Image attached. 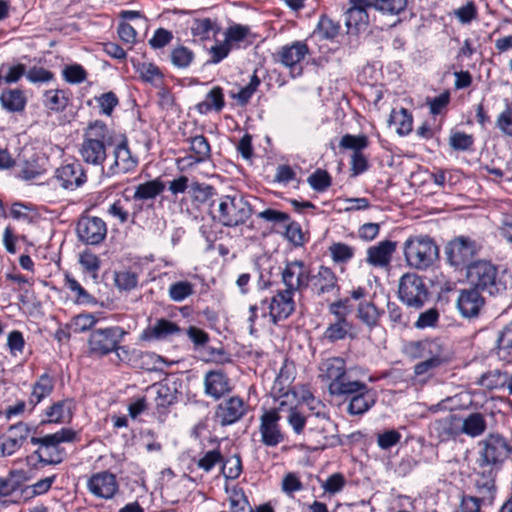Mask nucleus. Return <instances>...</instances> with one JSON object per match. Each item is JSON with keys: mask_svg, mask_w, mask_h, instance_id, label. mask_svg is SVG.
I'll return each instance as SVG.
<instances>
[{"mask_svg": "<svg viewBox=\"0 0 512 512\" xmlns=\"http://www.w3.org/2000/svg\"><path fill=\"white\" fill-rule=\"evenodd\" d=\"M466 277L476 290L491 296L501 295L512 289V275L507 270H499L489 261L479 260L467 265Z\"/></svg>", "mask_w": 512, "mask_h": 512, "instance_id": "nucleus-1", "label": "nucleus"}, {"mask_svg": "<svg viewBox=\"0 0 512 512\" xmlns=\"http://www.w3.org/2000/svg\"><path fill=\"white\" fill-rule=\"evenodd\" d=\"M210 207L213 219L226 227L243 225L252 214L249 202L237 192L220 196Z\"/></svg>", "mask_w": 512, "mask_h": 512, "instance_id": "nucleus-2", "label": "nucleus"}, {"mask_svg": "<svg viewBox=\"0 0 512 512\" xmlns=\"http://www.w3.org/2000/svg\"><path fill=\"white\" fill-rule=\"evenodd\" d=\"M76 439V432L70 428H62L59 431L46 434L42 437H31L30 442L38 446L34 452L40 463L44 465H56L66 458V450L63 443H72Z\"/></svg>", "mask_w": 512, "mask_h": 512, "instance_id": "nucleus-3", "label": "nucleus"}, {"mask_svg": "<svg viewBox=\"0 0 512 512\" xmlns=\"http://www.w3.org/2000/svg\"><path fill=\"white\" fill-rule=\"evenodd\" d=\"M110 142L109 130L101 121L91 123L79 149L82 160L93 166L102 167L107 158L106 144Z\"/></svg>", "mask_w": 512, "mask_h": 512, "instance_id": "nucleus-4", "label": "nucleus"}, {"mask_svg": "<svg viewBox=\"0 0 512 512\" xmlns=\"http://www.w3.org/2000/svg\"><path fill=\"white\" fill-rule=\"evenodd\" d=\"M403 252L407 264L418 270H426L439 257L437 244L427 235L409 237L403 244Z\"/></svg>", "mask_w": 512, "mask_h": 512, "instance_id": "nucleus-5", "label": "nucleus"}, {"mask_svg": "<svg viewBox=\"0 0 512 512\" xmlns=\"http://www.w3.org/2000/svg\"><path fill=\"white\" fill-rule=\"evenodd\" d=\"M126 331L119 326H112L103 329H95L91 332L88 339L89 351L99 356L115 352L119 360H123L121 353L127 355V347L119 346L125 336Z\"/></svg>", "mask_w": 512, "mask_h": 512, "instance_id": "nucleus-6", "label": "nucleus"}, {"mask_svg": "<svg viewBox=\"0 0 512 512\" xmlns=\"http://www.w3.org/2000/svg\"><path fill=\"white\" fill-rule=\"evenodd\" d=\"M348 400L346 411L351 416H360L369 411L377 401V392L364 382L353 380L336 395Z\"/></svg>", "mask_w": 512, "mask_h": 512, "instance_id": "nucleus-7", "label": "nucleus"}, {"mask_svg": "<svg viewBox=\"0 0 512 512\" xmlns=\"http://www.w3.org/2000/svg\"><path fill=\"white\" fill-rule=\"evenodd\" d=\"M479 465L497 466L508 459L512 453V447L500 434H489L479 442Z\"/></svg>", "mask_w": 512, "mask_h": 512, "instance_id": "nucleus-8", "label": "nucleus"}, {"mask_svg": "<svg viewBox=\"0 0 512 512\" xmlns=\"http://www.w3.org/2000/svg\"><path fill=\"white\" fill-rule=\"evenodd\" d=\"M398 293L404 304L415 309L421 308L429 295L424 280L415 273H406L400 278Z\"/></svg>", "mask_w": 512, "mask_h": 512, "instance_id": "nucleus-9", "label": "nucleus"}, {"mask_svg": "<svg viewBox=\"0 0 512 512\" xmlns=\"http://www.w3.org/2000/svg\"><path fill=\"white\" fill-rule=\"evenodd\" d=\"M320 377L328 382L330 395L336 396L353 380L347 375L346 363L341 357H332L322 361L319 367Z\"/></svg>", "mask_w": 512, "mask_h": 512, "instance_id": "nucleus-10", "label": "nucleus"}, {"mask_svg": "<svg viewBox=\"0 0 512 512\" xmlns=\"http://www.w3.org/2000/svg\"><path fill=\"white\" fill-rule=\"evenodd\" d=\"M112 155L113 162L107 169V176L126 174L134 171L138 166L139 159L129 148L126 138L114 146Z\"/></svg>", "mask_w": 512, "mask_h": 512, "instance_id": "nucleus-11", "label": "nucleus"}, {"mask_svg": "<svg viewBox=\"0 0 512 512\" xmlns=\"http://www.w3.org/2000/svg\"><path fill=\"white\" fill-rule=\"evenodd\" d=\"M76 233L84 244L98 245L107 235V226L99 217L82 216L77 222Z\"/></svg>", "mask_w": 512, "mask_h": 512, "instance_id": "nucleus-12", "label": "nucleus"}, {"mask_svg": "<svg viewBox=\"0 0 512 512\" xmlns=\"http://www.w3.org/2000/svg\"><path fill=\"white\" fill-rule=\"evenodd\" d=\"M476 252L475 242L465 237H458L452 240L445 249L449 264L456 269L467 268Z\"/></svg>", "mask_w": 512, "mask_h": 512, "instance_id": "nucleus-13", "label": "nucleus"}, {"mask_svg": "<svg viewBox=\"0 0 512 512\" xmlns=\"http://www.w3.org/2000/svg\"><path fill=\"white\" fill-rule=\"evenodd\" d=\"M293 295V292L284 289L279 290L270 300L261 301L262 305L268 304V316L274 325L286 320L295 311Z\"/></svg>", "mask_w": 512, "mask_h": 512, "instance_id": "nucleus-14", "label": "nucleus"}, {"mask_svg": "<svg viewBox=\"0 0 512 512\" xmlns=\"http://www.w3.org/2000/svg\"><path fill=\"white\" fill-rule=\"evenodd\" d=\"M280 415L277 409L265 411L260 416L259 433L261 442L268 447H276L284 440V434L279 425Z\"/></svg>", "mask_w": 512, "mask_h": 512, "instance_id": "nucleus-15", "label": "nucleus"}, {"mask_svg": "<svg viewBox=\"0 0 512 512\" xmlns=\"http://www.w3.org/2000/svg\"><path fill=\"white\" fill-rule=\"evenodd\" d=\"M309 272L301 260L287 262L281 273L285 289L293 292H301L309 286Z\"/></svg>", "mask_w": 512, "mask_h": 512, "instance_id": "nucleus-16", "label": "nucleus"}, {"mask_svg": "<svg viewBox=\"0 0 512 512\" xmlns=\"http://www.w3.org/2000/svg\"><path fill=\"white\" fill-rule=\"evenodd\" d=\"M89 492L97 498L112 499L119 490L116 476L108 471L93 474L88 482Z\"/></svg>", "mask_w": 512, "mask_h": 512, "instance_id": "nucleus-17", "label": "nucleus"}, {"mask_svg": "<svg viewBox=\"0 0 512 512\" xmlns=\"http://www.w3.org/2000/svg\"><path fill=\"white\" fill-rule=\"evenodd\" d=\"M308 53L309 48L305 42L294 41L291 44L282 46L277 55L281 64L290 68L292 74L300 75L302 73L300 63Z\"/></svg>", "mask_w": 512, "mask_h": 512, "instance_id": "nucleus-18", "label": "nucleus"}, {"mask_svg": "<svg viewBox=\"0 0 512 512\" xmlns=\"http://www.w3.org/2000/svg\"><path fill=\"white\" fill-rule=\"evenodd\" d=\"M349 8L345 13V24L349 30L359 32L369 22L367 9L373 8L371 0H349Z\"/></svg>", "mask_w": 512, "mask_h": 512, "instance_id": "nucleus-19", "label": "nucleus"}, {"mask_svg": "<svg viewBox=\"0 0 512 512\" xmlns=\"http://www.w3.org/2000/svg\"><path fill=\"white\" fill-rule=\"evenodd\" d=\"M31 432V427L24 422H19L10 426L7 436L0 443L2 456H10L15 453L27 440Z\"/></svg>", "mask_w": 512, "mask_h": 512, "instance_id": "nucleus-20", "label": "nucleus"}, {"mask_svg": "<svg viewBox=\"0 0 512 512\" xmlns=\"http://www.w3.org/2000/svg\"><path fill=\"white\" fill-rule=\"evenodd\" d=\"M338 280L331 268L320 266L317 273L309 276V286L318 296L339 290Z\"/></svg>", "mask_w": 512, "mask_h": 512, "instance_id": "nucleus-21", "label": "nucleus"}, {"mask_svg": "<svg viewBox=\"0 0 512 512\" xmlns=\"http://www.w3.org/2000/svg\"><path fill=\"white\" fill-rule=\"evenodd\" d=\"M56 178L65 189L74 190L86 182V174L78 161L62 165L56 170Z\"/></svg>", "mask_w": 512, "mask_h": 512, "instance_id": "nucleus-22", "label": "nucleus"}, {"mask_svg": "<svg viewBox=\"0 0 512 512\" xmlns=\"http://www.w3.org/2000/svg\"><path fill=\"white\" fill-rule=\"evenodd\" d=\"M245 414L244 402L240 397L233 396L217 406L216 418L222 426L237 422Z\"/></svg>", "mask_w": 512, "mask_h": 512, "instance_id": "nucleus-23", "label": "nucleus"}, {"mask_svg": "<svg viewBox=\"0 0 512 512\" xmlns=\"http://www.w3.org/2000/svg\"><path fill=\"white\" fill-rule=\"evenodd\" d=\"M204 393L219 400L231 390L229 378L220 370L208 371L203 379Z\"/></svg>", "mask_w": 512, "mask_h": 512, "instance_id": "nucleus-24", "label": "nucleus"}, {"mask_svg": "<svg viewBox=\"0 0 512 512\" xmlns=\"http://www.w3.org/2000/svg\"><path fill=\"white\" fill-rule=\"evenodd\" d=\"M430 434L435 436L440 442L455 439L460 435L459 416L449 414L444 418L433 421L430 425Z\"/></svg>", "mask_w": 512, "mask_h": 512, "instance_id": "nucleus-25", "label": "nucleus"}, {"mask_svg": "<svg viewBox=\"0 0 512 512\" xmlns=\"http://www.w3.org/2000/svg\"><path fill=\"white\" fill-rule=\"evenodd\" d=\"M457 308L465 318H475L484 305V299L476 289L462 290L457 298Z\"/></svg>", "mask_w": 512, "mask_h": 512, "instance_id": "nucleus-26", "label": "nucleus"}, {"mask_svg": "<svg viewBox=\"0 0 512 512\" xmlns=\"http://www.w3.org/2000/svg\"><path fill=\"white\" fill-rule=\"evenodd\" d=\"M75 408V401L71 398L56 401L45 409V419L42 422L56 424L70 422Z\"/></svg>", "mask_w": 512, "mask_h": 512, "instance_id": "nucleus-27", "label": "nucleus"}, {"mask_svg": "<svg viewBox=\"0 0 512 512\" xmlns=\"http://www.w3.org/2000/svg\"><path fill=\"white\" fill-rule=\"evenodd\" d=\"M396 250V242L384 240L377 245L371 246L367 250V263L373 267H387Z\"/></svg>", "mask_w": 512, "mask_h": 512, "instance_id": "nucleus-28", "label": "nucleus"}, {"mask_svg": "<svg viewBox=\"0 0 512 512\" xmlns=\"http://www.w3.org/2000/svg\"><path fill=\"white\" fill-rule=\"evenodd\" d=\"M475 488L477 492L475 497L482 503V508L492 507L497 493L495 475L492 471L479 475L475 481Z\"/></svg>", "mask_w": 512, "mask_h": 512, "instance_id": "nucleus-29", "label": "nucleus"}, {"mask_svg": "<svg viewBox=\"0 0 512 512\" xmlns=\"http://www.w3.org/2000/svg\"><path fill=\"white\" fill-rule=\"evenodd\" d=\"M487 429L485 416L480 412H473L465 417H459V432L470 438L484 434Z\"/></svg>", "mask_w": 512, "mask_h": 512, "instance_id": "nucleus-30", "label": "nucleus"}, {"mask_svg": "<svg viewBox=\"0 0 512 512\" xmlns=\"http://www.w3.org/2000/svg\"><path fill=\"white\" fill-rule=\"evenodd\" d=\"M0 104L9 113H20L25 110L27 98L21 89L6 88L0 94Z\"/></svg>", "mask_w": 512, "mask_h": 512, "instance_id": "nucleus-31", "label": "nucleus"}, {"mask_svg": "<svg viewBox=\"0 0 512 512\" xmlns=\"http://www.w3.org/2000/svg\"><path fill=\"white\" fill-rule=\"evenodd\" d=\"M54 389V381L48 374H42L35 383L32 385L31 394L28 399L30 411L47 398Z\"/></svg>", "mask_w": 512, "mask_h": 512, "instance_id": "nucleus-32", "label": "nucleus"}, {"mask_svg": "<svg viewBox=\"0 0 512 512\" xmlns=\"http://www.w3.org/2000/svg\"><path fill=\"white\" fill-rule=\"evenodd\" d=\"M180 328L174 322L167 319H158L154 325L148 327L142 333L143 340H160L178 334Z\"/></svg>", "mask_w": 512, "mask_h": 512, "instance_id": "nucleus-33", "label": "nucleus"}, {"mask_svg": "<svg viewBox=\"0 0 512 512\" xmlns=\"http://www.w3.org/2000/svg\"><path fill=\"white\" fill-rule=\"evenodd\" d=\"M441 347L435 341H412L404 346L405 354L413 359L426 358L436 351H440Z\"/></svg>", "mask_w": 512, "mask_h": 512, "instance_id": "nucleus-34", "label": "nucleus"}, {"mask_svg": "<svg viewBox=\"0 0 512 512\" xmlns=\"http://www.w3.org/2000/svg\"><path fill=\"white\" fill-rule=\"evenodd\" d=\"M496 354L501 361H512V321L503 328L497 338Z\"/></svg>", "mask_w": 512, "mask_h": 512, "instance_id": "nucleus-35", "label": "nucleus"}, {"mask_svg": "<svg viewBox=\"0 0 512 512\" xmlns=\"http://www.w3.org/2000/svg\"><path fill=\"white\" fill-rule=\"evenodd\" d=\"M164 189L165 185L160 179L150 180L136 186L133 199L141 201L152 200L160 195Z\"/></svg>", "mask_w": 512, "mask_h": 512, "instance_id": "nucleus-36", "label": "nucleus"}, {"mask_svg": "<svg viewBox=\"0 0 512 512\" xmlns=\"http://www.w3.org/2000/svg\"><path fill=\"white\" fill-rule=\"evenodd\" d=\"M388 123L394 126L401 136L409 134L412 130V116L405 108L392 109Z\"/></svg>", "mask_w": 512, "mask_h": 512, "instance_id": "nucleus-37", "label": "nucleus"}, {"mask_svg": "<svg viewBox=\"0 0 512 512\" xmlns=\"http://www.w3.org/2000/svg\"><path fill=\"white\" fill-rule=\"evenodd\" d=\"M223 90L219 86L213 87L206 95V99L197 105L200 113H207L208 111L215 110L219 112L224 107Z\"/></svg>", "mask_w": 512, "mask_h": 512, "instance_id": "nucleus-38", "label": "nucleus"}, {"mask_svg": "<svg viewBox=\"0 0 512 512\" xmlns=\"http://www.w3.org/2000/svg\"><path fill=\"white\" fill-rule=\"evenodd\" d=\"M190 150L193 155L189 159H192L195 163L205 162L211 156L210 144L203 135H197L190 139Z\"/></svg>", "mask_w": 512, "mask_h": 512, "instance_id": "nucleus-39", "label": "nucleus"}, {"mask_svg": "<svg viewBox=\"0 0 512 512\" xmlns=\"http://www.w3.org/2000/svg\"><path fill=\"white\" fill-rule=\"evenodd\" d=\"M195 293V285L187 280L173 282L168 288L170 300L176 303L183 302Z\"/></svg>", "mask_w": 512, "mask_h": 512, "instance_id": "nucleus-40", "label": "nucleus"}, {"mask_svg": "<svg viewBox=\"0 0 512 512\" xmlns=\"http://www.w3.org/2000/svg\"><path fill=\"white\" fill-rule=\"evenodd\" d=\"M507 382L508 374L495 369L484 373L477 381V384L488 390H495L504 388Z\"/></svg>", "mask_w": 512, "mask_h": 512, "instance_id": "nucleus-41", "label": "nucleus"}, {"mask_svg": "<svg viewBox=\"0 0 512 512\" xmlns=\"http://www.w3.org/2000/svg\"><path fill=\"white\" fill-rule=\"evenodd\" d=\"M155 391V402L157 407L166 408L173 404L176 399V388L170 387L168 383H158L152 386Z\"/></svg>", "mask_w": 512, "mask_h": 512, "instance_id": "nucleus-42", "label": "nucleus"}, {"mask_svg": "<svg viewBox=\"0 0 512 512\" xmlns=\"http://www.w3.org/2000/svg\"><path fill=\"white\" fill-rule=\"evenodd\" d=\"M351 329V324L346 318H339L333 323L329 324L324 332V337L330 342H336L344 339Z\"/></svg>", "mask_w": 512, "mask_h": 512, "instance_id": "nucleus-43", "label": "nucleus"}, {"mask_svg": "<svg viewBox=\"0 0 512 512\" xmlns=\"http://www.w3.org/2000/svg\"><path fill=\"white\" fill-rule=\"evenodd\" d=\"M43 103L51 111H63L68 105V97L63 90H48L44 93Z\"/></svg>", "mask_w": 512, "mask_h": 512, "instance_id": "nucleus-44", "label": "nucleus"}, {"mask_svg": "<svg viewBox=\"0 0 512 512\" xmlns=\"http://www.w3.org/2000/svg\"><path fill=\"white\" fill-rule=\"evenodd\" d=\"M359 319L369 327L378 324L381 312L372 302H362L357 309Z\"/></svg>", "mask_w": 512, "mask_h": 512, "instance_id": "nucleus-45", "label": "nucleus"}, {"mask_svg": "<svg viewBox=\"0 0 512 512\" xmlns=\"http://www.w3.org/2000/svg\"><path fill=\"white\" fill-rule=\"evenodd\" d=\"M371 3L382 14L398 15L405 10L408 0H371Z\"/></svg>", "mask_w": 512, "mask_h": 512, "instance_id": "nucleus-46", "label": "nucleus"}, {"mask_svg": "<svg viewBox=\"0 0 512 512\" xmlns=\"http://www.w3.org/2000/svg\"><path fill=\"white\" fill-rule=\"evenodd\" d=\"M97 318L91 313H82L72 318L67 328L74 333H83L90 330L96 323Z\"/></svg>", "mask_w": 512, "mask_h": 512, "instance_id": "nucleus-47", "label": "nucleus"}, {"mask_svg": "<svg viewBox=\"0 0 512 512\" xmlns=\"http://www.w3.org/2000/svg\"><path fill=\"white\" fill-rule=\"evenodd\" d=\"M217 30L216 23L209 18L195 19L191 26L192 34L202 40L209 38L210 33H216Z\"/></svg>", "mask_w": 512, "mask_h": 512, "instance_id": "nucleus-48", "label": "nucleus"}, {"mask_svg": "<svg viewBox=\"0 0 512 512\" xmlns=\"http://www.w3.org/2000/svg\"><path fill=\"white\" fill-rule=\"evenodd\" d=\"M221 472L226 479L234 480L242 472V462L238 455H233L221 463Z\"/></svg>", "mask_w": 512, "mask_h": 512, "instance_id": "nucleus-49", "label": "nucleus"}, {"mask_svg": "<svg viewBox=\"0 0 512 512\" xmlns=\"http://www.w3.org/2000/svg\"><path fill=\"white\" fill-rule=\"evenodd\" d=\"M114 283L120 291H130L137 286L138 277L130 271H119L114 273Z\"/></svg>", "mask_w": 512, "mask_h": 512, "instance_id": "nucleus-50", "label": "nucleus"}, {"mask_svg": "<svg viewBox=\"0 0 512 512\" xmlns=\"http://www.w3.org/2000/svg\"><path fill=\"white\" fill-rule=\"evenodd\" d=\"M340 147L352 150L353 153L362 152L368 146V139L365 135H344L339 143Z\"/></svg>", "mask_w": 512, "mask_h": 512, "instance_id": "nucleus-51", "label": "nucleus"}, {"mask_svg": "<svg viewBox=\"0 0 512 512\" xmlns=\"http://www.w3.org/2000/svg\"><path fill=\"white\" fill-rule=\"evenodd\" d=\"M281 490L284 494L292 498L294 493L303 490V483L296 473L288 472L282 478Z\"/></svg>", "mask_w": 512, "mask_h": 512, "instance_id": "nucleus-52", "label": "nucleus"}, {"mask_svg": "<svg viewBox=\"0 0 512 512\" xmlns=\"http://www.w3.org/2000/svg\"><path fill=\"white\" fill-rule=\"evenodd\" d=\"M339 30V23L327 16H322L317 25V33L325 39H333L338 35Z\"/></svg>", "mask_w": 512, "mask_h": 512, "instance_id": "nucleus-53", "label": "nucleus"}, {"mask_svg": "<svg viewBox=\"0 0 512 512\" xmlns=\"http://www.w3.org/2000/svg\"><path fill=\"white\" fill-rule=\"evenodd\" d=\"M329 252L335 263H346L354 255V249L344 243H333L329 247Z\"/></svg>", "mask_w": 512, "mask_h": 512, "instance_id": "nucleus-54", "label": "nucleus"}, {"mask_svg": "<svg viewBox=\"0 0 512 512\" xmlns=\"http://www.w3.org/2000/svg\"><path fill=\"white\" fill-rule=\"evenodd\" d=\"M345 485V477L341 473H333L321 483V488L325 493L335 495L341 492Z\"/></svg>", "mask_w": 512, "mask_h": 512, "instance_id": "nucleus-55", "label": "nucleus"}, {"mask_svg": "<svg viewBox=\"0 0 512 512\" xmlns=\"http://www.w3.org/2000/svg\"><path fill=\"white\" fill-rule=\"evenodd\" d=\"M424 359V361L416 364L414 367V373L418 376L425 375L430 370L440 366L441 363L443 362L441 350L436 351L433 354H430L428 357Z\"/></svg>", "mask_w": 512, "mask_h": 512, "instance_id": "nucleus-56", "label": "nucleus"}, {"mask_svg": "<svg viewBox=\"0 0 512 512\" xmlns=\"http://www.w3.org/2000/svg\"><path fill=\"white\" fill-rule=\"evenodd\" d=\"M189 193L195 201L204 203L214 195V188L211 185L195 181L190 183Z\"/></svg>", "mask_w": 512, "mask_h": 512, "instance_id": "nucleus-57", "label": "nucleus"}, {"mask_svg": "<svg viewBox=\"0 0 512 512\" xmlns=\"http://www.w3.org/2000/svg\"><path fill=\"white\" fill-rule=\"evenodd\" d=\"M259 84V78L256 74H253L251 76L250 82L245 87L241 88L239 92L233 94L232 97L236 99L240 105H246L251 99L252 95L255 93Z\"/></svg>", "mask_w": 512, "mask_h": 512, "instance_id": "nucleus-58", "label": "nucleus"}, {"mask_svg": "<svg viewBox=\"0 0 512 512\" xmlns=\"http://www.w3.org/2000/svg\"><path fill=\"white\" fill-rule=\"evenodd\" d=\"M474 139L470 134L464 132H454L449 137V145L457 151H466L473 146Z\"/></svg>", "mask_w": 512, "mask_h": 512, "instance_id": "nucleus-59", "label": "nucleus"}, {"mask_svg": "<svg viewBox=\"0 0 512 512\" xmlns=\"http://www.w3.org/2000/svg\"><path fill=\"white\" fill-rule=\"evenodd\" d=\"M307 182L314 190L322 192L331 185V177L327 171L317 169L308 177Z\"/></svg>", "mask_w": 512, "mask_h": 512, "instance_id": "nucleus-60", "label": "nucleus"}, {"mask_svg": "<svg viewBox=\"0 0 512 512\" xmlns=\"http://www.w3.org/2000/svg\"><path fill=\"white\" fill-rule=\"evenodd\" d=\"M223 462V456L218 449L207 451L197 462V467L210 472L213 467Z\"/></svg>", "mask_w": 512, "mask_h": 512, "instance_id": "nucleus-61", "label": "nucleus"}, {"mask_svg": "<svg viewBox=\"0 0 512 512\" xmlns=\"http://www.w3.org/2000/svg\"><path fill=\"white\" fill-rule=\"evenodd\" d=\"M193 59V53L183 46L175 48L171 53L172 63L179 68H186L190 65Z\"/></svg>", "mask_w": 512, "mask_h": 512, "instance_id": "nucleus-62", "label": "nucleus"}, {"mask_svg": "<svg viewBox=\"0 0 512 512\" xmlns=\"http://www.w3.org/2000/svg\"><path fill=\"white\" fill-rule=\"evenodd\" d=\"M64 79L71 84H78L86 80V71L81 65L74 64L64 68Z\"/></svg>", "mask_w": 512, "mask_h": 512, "instance_id": "nucleus-63", "label": "nucleus"}, {"mask_svg": "<svg viewBox=\"0 0 512 512\" xmlns=\"http://www.w3.org/2000/svg\"><path fill=\"white\" fill-rule=\"evenodd\" d=\"M454 16L461 24H469L477 17V9L475 4L472 1L467 2L465 5L454 11Z\"/></svg>", "mask_w": 512, "mask_h": 512, "instance_id": "nucleus-64", "label": "nucleus"}]
</instances>
